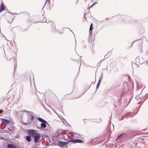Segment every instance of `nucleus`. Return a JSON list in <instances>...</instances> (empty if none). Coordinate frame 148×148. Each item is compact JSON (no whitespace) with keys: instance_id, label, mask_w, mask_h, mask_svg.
<instances>
[{"instance_id":"nucleus-1","label":"nucleus","mask_w":148,"mask_h":148,"mask_svg":"<svg viewBox=\"0 0 148 148\" xmlns=\"http://www.w3.org/2000/svg\"><path fill=\"white\" fill-rule=\"evenodd\" d=\"M67 138H66L65 137V136L64 135L63 136V138L64 140L66 141V142H64L62 141L59 140L56 143H55V145H58L60 147H61L62 148H66L68 147L67 145L68 144L69 142H70L68 141L69 140H70V139L69 138V137L66 136Z\"/></svg>"},{"instance_id":"nucleus-2","label":"nucleus","mask_w":148,"mask_h":148,"mask_svg":"<svg viewBox=\"0 0 148 148\" xmlns=\"http://www.w3.org/2000/svg\"><path fill=\"white\" fill-rule=\"evenodd\" d=\"M26 132L29 136L33 137L36 134V131L33 129H29L26 130Z\"/></svg>"},{"instance_id":"nucleus-3","label":"nucleus","mask_w":148,"mask_h":148,"mask_svg":"<svg viewBox=\"0 0 148 148\" xmlns=\"http://www.w3.org/2000/svg\"><path fill=\"white\" fill-rule=\"evenodd\" d=\"M40 137L42 136L40 135L37 132L33 137L34 138V142L35 143H37L39 142L40 141H42V138L41 140H40Z\"/></svg>"},{"instance_id":"nucleus-4","label":"nucleus","mask_w":148,"mask_h":148,"mask_svg":"<svg viewBox=\"0 0 148 148\" xmlns=\"http://www.w3.org/2000/svg\"><path fill=\"white\" fill-rule=\"evenodd\" d=\"M68 142H70L73 143H82L83 141L81 139L77 138H75L74 139H70L68 140Z\"/></svg>"},{"instance_id":"nucleus-5","label":"nucleus","mask_w":148,"mask_h":148,"mask_svg":"<svg viewBox=\"0 0 148 148\" xmlns=\"http://www.w3.org/2000/svg\"><path fill=\"white\" fill-rule=\"evenodd\" d=\"M125 136H126L125 133H122L118 136L116 139L123 140L125 138Z\"/></svg>"},{"instance_id":"nucleus-6","label":"nucleus","mask_w":148,"mask_h":148,"mask_svg":"<svg viewBox=\"0 0 148 148\" xmlns=\"http://www.w3.org/2000/svg\"><path fill=\"white\" fill-rule=\"evenodd\" d=\"M46 124H47L48 125L49 127V124L47 123V121H46V122H42L40 124V127L39 128H38L40 129H40H42L43 128H45L46 127Z\"/></svg>"},{"instance_id":"nucleus-7","label":"nucleus","mask_w":148,"mask_h":148,"mask_svg":"<svg viewBox=\"0 0 148 148\" xmlns=\"http://www.w3.org/2000/svg\"><path fill=\"white\" fill-rule=\"evenodd\" d=\"M7 146L8 148H18V147H19L18 145L16 146L11 143L8 144L7 145Z\"/></svg>"},{"instance_id":"nucleus-8","label":"nucleus","mask_w":148,"mask_h":148,"mask_svg":"<svg viewBox=\"0 0 148 148\" xmlns=\"http://www.w3.org/2000/svg\"><path fill=\"white\" fill-rule=\"evenodd\" d=\"M132 113L131 112L127 113L126 114L124 115L121 118L120 120H123L125 117H127L128 116H133V115H132Z\"/></svg>"},{"instance_id":"nucleus-9","label":"nucleus","mask_w":148,"mask_h":148,"mask_svg":"<svg viewBox=\"0 0 148 148\" xmlns=\"http://www.w3.org/2000/svg\"><path fill=\"white\" fill-rule=\"evenodd\" d=\"M2 122L5 123L7 124H8L10 123V121L7 119H1Z\"/></svg>"},{"instance_id":"nucleus-10","label":"nucleus","mask_w":148,"mask_h":148,"mask_svg":"<svg viewBox=\"0 0 148 148\" xmlns=\"http://www.w3.org/2000/svg\"><path fill=\"white\" fill-rule=\"evenodd\" d=\"M93 29V27H90L89 30V34L88 38H91L92 35V30Z\"/></svg>"},{"instance_id":"nucleus-11","label":"nucleus","mask_w":148,"mask_h":148,"mask_svg":"<svg viewBox=\"0 0 148 148\" xmlns=\"http://www.w3.org/2000/svg\"><path fill=\"white\" fill-rule=\"evenodd\" d=\"M5 9V7L2 3H1L0 6V13L3 11Z\"/></svg>"},{"instance_id":"nucleus-12","label":"nucleus","mask_w":148,"mask_h":148,"mask_svg":"<svg viewBox=\"0 0 148 148\" xmlns=\"http://www.w3.org/2000/svg\"><path fill=\"white\" fill-rule=\"evenodd\" d=\"M121 18H122V19H123L124 20H125L126 19L129 18L130 17L128 16H126L125 15H121Z\"/></svg>"},{"instance_id":"nucleus-13","label":"nucleus","mask_w":148,"mask_h":148,"mask_svg":"<svg viewBox=\"0 0 148 148\" xmlns=\"http://www.w3.org/2000/svg\"><path fill=\"white\" fill-rule=\"evenodd\" d=\"M26 140L28 142H30L31 141V136L29 135L27 136L25 138Z\"/></svg>"},{"instance_id":"nucleus-14","label":"nucleus","mask_w":148,"mask_h":148,"mask_svg":"<svg viewBox=\"0 0 148 148\" xmlns=\"http://www.w3.org/2000/svg\"><path fill=\"white\" fill-rule=\"evenodd\" d=\"M37 119L39 121L41 122L42 123L43 122H46L45 120H44L43 119L40 117H38L37 118Z\"/></svg>"},{"instance_id":"nucleus-15","label":"nucleus","mask_w":148,"mask_h":148,"mask_svg":"<svg viewBox=\"0 0 148 148\" xmlns=\"http://www.w3.org/2000/svg\"><path fill=\"white\" fill-rule=\"evenodd\" d=\"M45 137L47 138V139L48 141H49L50 142H51L50 138L49 136H48L47 135H46Z\"/></svg>"},{"instance_id":"nucleus-16","label":"nucleus","mask_w":148,"mask_h":148,"mask_svg":"<svg viewBox=\"0 0 148 148\" xmlns=\"http://www.w3.org/2000/svg\"><path fill=\"white\" fill-rule=\"evenodd\" d=\"M30 116H31V119L32 121H33L34 119V116L31 114H30Z\"/></svg>"},{"instance_id":"nucleus-17","label":"nucleus","mask_w":148,"mask_h":148,"mask_svg":"<svg viewBox=\"0 0 148 148\" xmlns=\"http://www.w3.org/2000/svg\"><path fill=\"white\" fill-rule=\"evenodd\" d=\"M148 98V94H147L145 96H144V100H146L147 98Z\"/></svg>"},{"instance_id":"nucleus-18","label":"nucleus","mask_w":148,"mask_h":148,"mask_svg":"<svg viewBox=\"0 0 148 148\" xmlns=\"http://www.w3.org/2000/svg\"><path fill=\"white\" fill-rule=\"evenodd\" d=\"M100 84L99 83H97V86H96V89H98V88H99V87L100 86Z\"/></svg>"},{"instance_id":"nucleus-19","label":"nucleus","mask_w":148,"mask_h":148,"mask_svg":"<svg viewBox=\"0 0 148 148\" xmlns=\"http://www.w3.org/2000/svg\"><path fill=\"white\" fill-rule=\"evenodd\" d=\"M47 2L49 4L50 3V0H46V2L44 5V6L42 7V8L44 7L45 4H46V2Z\"/></svg>"},{"instance_id":"nucleus-20","label":"nucleus","mask_w":148,"mask_h":148,"mask_svg":"<svg viewBox=\"0 0 148 148\" xmlns=\"http://www.w3.org/2000/svg\"><path fill=\"white\" fill-rule=\"evenodd\" d=\"M103 73H101V75L100 76V79H102V78L103 77Z\"/></svg>"},{"instance_id":"nucleus-21","label":"nucleus","mask_w":148,"mask_h":148,"mask_svg":"<svg viewBox=\"0 0 148 148\" xmlns=\"http://www.w3.org/2000/svg\"><path fill=\"white\" fill-rule=\"evenodd\" d=\"M104 60V59L103 60H101L98 63L97 65H98V66H99L100 65L101 61L103 60Z\"/></svg>"},{"instance_id":"nucleus-22","label":"nucleus","mask_w":148,"mask_h":148,"mask_svg":"<svg viewBox=\"0 0 148 148\" xmlns=\"http://www.w3.org/2000/svg\"><path fill=\"white\" fill-rule=\"evenodd\" d=\"M23 112H26L28 113H30L31 112L27 110H24L23 111Z\"/></svg>"},{"instance_id":"nucleus-23","label":"nucleus","mask_w":148,"mask_h":148,"mask_svg":"<svg viewBox=\"0 0 148 148\" xmlns=\"http://www.w3.org/2000/svg\"><path fill=\"white\" fill-rule=\"evenodd\" d=\"M75 134H77V138H79L80 136V134H77L76 133H74Z\"/></svg>"},{"instance_id":"nucleus-24","label":"nucleus","mask_w":148,"mask_h":148,"mask_svg":"<svg viewBox=\"0 0 148 148\" xmlns=\"http://www.w3.org/2000/svg\"><path fill=\"white\" fill-rule=\"evenodd\" d=\"M3 110L2 109L0 110V114L3 112Z\"/></svg>"},{"instance_id":"nucleus-25","label":"nucleus","mask_w":148,"mask_h":148,"mask_svg":"<svg viewBox=\"0 0 148 148\" xmlns=\"http://www.w3.org/2000/svg\"><path fill=\"white\" fill-rule=\"evenodd\" d=\"M101 80L102 79H100L98 81V83H101Z\"/></svg>"},{"instance_id":"nucleus-26","label":"nucleus","mask_w":148,"mask_h":148,"mask_svg":"<svg viewBox=\"0 0 148 148\" xmlns=\"http://www.w3.org/2000/svg\"><path fill=\"white\" fill-rule=\"evenodd\" d=\"M66 131V133H69V134H71V133L70 132H69L68 130H67Z\"/></svg>"},{"instance_id":"nucleus-27","label":"nucleus","mask_w":148,"mask_h":148,"mask_svg":"<svg viewBox=\"0 0 148 148\" xmlns=\"http://www.w3.org/2000/svg\"><path fill=\"white\" fill-rule=\"evenodd\" d=\"M94 5V3L92 4L90 7H88V8L89 9L90 8L92 7Z\"/></svg>"},{"instance_id":"nucleus-28","label":"nucleus","mask_w":148,"mask_h":148,"mask_svg":"<svg viewBox=\"0 0 148 148\" xmlns=\"http://www.w3.org/2000/svg\"><path fill=\"white\" fill-rule=\"evenodd\" d=\"M121 58L123 59H125V58H126V56H124L123 57L122 56Z\"/></svg>"},{"instance_id":"nucleus-29","label":"nucleus","mask_w":148,"mask_h":148,"mask_svg":"<svg viewBox=\"0 0 148 148\" xmlns=\"http://www.w3.org/2000/svg\"><path fill=\"white\" fill-rule=\"evenodd\" d=\"M84 18L86 20V14H84Z\"/></svg>"},{"instance_id":"nucleus-30","label":"nucleus","mask_w":148,"mask_h":148,"mask_svg":"<svg viewBox=\"0 0 148 148\" xmlns=\"http://www.w3.org/2000/svg\"><path fill=\"white\" fill-rule=\"evenodd\" d=\"M8 13L10 14H11V15H13V13L10 12H8Z\"/></svg>"},{"instance_id":"nucleus-31","label":"nucleus","mask_w":148,"mask_h":148,"mask_svg":"<svg viewBox=\"0 0 148 148\" xmlns=\"http://www.w3.org/2000/svg\"><path fill=\"white\" fill-rule=\"evenodd\" d=\"M27 30V29H22V30L24 31H26Z\"/></svg>"},{"instance_id":"nucleus-32","label":"nucleus","mask_w":148,"mask_h":148,"mask_svg":"<svg viewBox=\"0 0 148 148\" xmlns=\"http://www.w3.org/2000/svg\"><path fill=\"white\" fill-rule=\"evenodd\" d=\"M90 27H92V23H91L90 24Z\"/></svg>"},{"instance_id":"nucleus-33","label":"nucleus","mask_w":148,"mask_h":148,"mask_svg":"<svg viewBox=\"0 0 148 148\" xmlns=\"http://www.w3.org/2000/svg\"><path fill=\"white\" fill-rule=\"evenodd\" d=\"M139 59V57H138V56L136 58V59Z\"/></svg>"},{"instance_id":"nucleus-34","label":"nucleus","mask_w":148,"mask_h":148,"mask_svg":"<svg viewBox=\"0 0 148 148\" xmlns=\"http://www.w3.org/2000/svg\"><path fill=\"white\" fill-rule=\"evenodd\" d=\"M15 113L16 114H18V112L17 111H15Z\"/></svg>"},{"instance_id":"nucleus-35","label":"nucleus","mask_w":148,"mask_h":148,"mask_svg":"<svg viewBox=\"0 0 148 148\" xmlns=\"http://www.w3.org/2000/svg\"><path fill=\"white\" fill-rule=\"evenodd\" d=\"M106 20H108L109 19V18H106Z\"/></svg>"},{"instance_id":"nucleus-36","label":"nucleus","mask_w":148,"mask_h":148,"mask_svg":"<svg viewBox=\"0 0 148 148\" xmlns=\"http://www.w3.org/2000/svg\"><path fill=\"white\" fill-rule=\"evenodd\" d=\"M17 14L16 13H13V15Z\"/></svg>"},{"instance_id":"nucleus-37","label":"nucleus","mask_w":148,"mask_h":148,"mask_svg":"<svg viewBox=\"0 0 148 148\" xmlns=\"http://www.w3.org/2000/svg\"><path fill=\"white\" fill-rule=\"evenodd\" d=\"M135 41H134V42H132V45L134 44V42H135Z\"/></svg>"},{"instance_id":"nucleus-38","label":"nucleus","mask_w":148,"mask_h":148,"mask_svg":"<svg viewBox=\"0 0 148 148\" xmlns=\"http://www.w3.org/2000/svg\"><path fill=\"white\" fill-rule=\"evenodd\" d=\"M62 119V120H63L64 121H66V120H65V119H64L63 118H62V119Z\"/></svg>"},{"instance_id":"nucleus-39","label":"nucleus","mask_w":148,"mask_h":148,"mask_svg":"<svg viewBox=\"0 0 148 148\" xmlns=\"http://www.w3.org/2000/svg\"><path fill=\"white\" fill-rule=\"evenodd\" d=\"M49 129H47V130H47V131L49 130L50 129V128L49 127Z\"/></svg>"},{"instance_id":"nucleus-40","label":"nucleus","mask_w":148,"mask_h":148,"mask_svg":"<svg viewBox=\"0 0 148 148\" xmlns=\"http://www.w3.org/2000/svg\"><path fill=\"white\" fill-rule=\"evenodd\" d=\"M66 121V123H67V124H68L69 126V125H70L69 124H68V122H67Z\"/></svg>"},{"instance_id":"nucleus-41","label":"nucleus","mask_w":148,"mask_h":148,"mask_svg":"<svg viewBox=\"0 0 148 148\" xmlns=\"http://www.w3.org/2000/svg\"><path fill=\"white\" fill-rule=\"evenodd\" d=\"M141 52H143V50L142 49V48L141 49V50L140 51Z\"/></svg>"},{"instance_id":"nucleus-42","label":"nucleus","mask_w":148,"mask_h":148,"mask_svg":"<svg viewBox=\"0 0 148 148\" xmlns=\"http://www.w3.org/2000/svg\"><path fill=\"white\" fill-rule=\"evenodd\" d=\"M97 3V2H95L93 3L95 4L96 3Z\"/></svg>"},{"instance_id":"nucleus-43","label":"nucleus","mask_w":148,"mask_h":148,"mask_svg":"<svg viewBox=\"0 0 148 148\" xmlns=\"http://www.w3.org/2000/svg\"><path fill=\"white\" fill-rule=\"evenodd\" d=\"M75 47H76V40H75Z\"/></svg>"},{"instance_id":"nucleus-44","label":"nucleus","mask_w":148,"mask_h":148,"mask_svg":"<svg viewBox=\"0 0 148 148\" xmlns=\"http://www.w3.org/2000/svg\"><path fill=\"white\" fill-rule=\"evenodd\" d=\"M8 129L9 130H10V131H11V130H10L8 128Z\"/></svg>"},{"instance_id":"nucleus-45","label":"nucleus","mask_w":148,"mask_h":148,"mask_svg":"<svg viewBox=\"0 0 148 148\" xmlns=\"http://www.w3.org/2000/svg\"><path fill=\"white\" fill-rule=\"evenodd\" d=\"M24 124H26V125H27V123H24Z\"/></svg>"},{"instance_id":"nucleus-46","label":"nucleus","mask_w":148,"mask_h":148,"mask_svg":"<svg viewBox=\"0 0 148 148\" xmlns=\"http://www.w3.org/2000/svg\"><path fill=\"white\" fill-rule=\"evenodd\" d=\"M5 39L6 40H7L6 39V38H5Z\"/></svg>"},{"instance_id":"nucleus-47","label":"nucleus","mask_w":148,"mask_h":148,"mask_svg":"<svg viewBox=\"0 0 148 148\" xmlns=\"http://www.w3.org/2000/svg\"><path fill=\"white\" fill-rule=\"evenodd\" d=\"M73 90H72L71 92L69 94L71 93L72 92H73Z\"/></svg>"},{"instance_id":"nucleus-48","label":"nucleus","mask_w":148,"mask_h":148,"mask_svg":"<svg viewBox=\"0 0 148 148\" xmlns=\"http://www.w3.org/2000/svg\"><path fill=\"white\" fill-rule=\"evenodd\" d=\"M2 35H3V37H5V36H4L3 34H2Z\"/></svg>"},{"instance_id":"nucleus-49","label":"nucleus","mask_w":148,"mask_h":148,"mask_svg":"<svg viewBox=\"0 0 148 148\" xmlns=\"http://www.w3.org/2000/svg\"><path fill=\"white\" fill-rule=\"evenodd\" d=\"M31 22H33V21H32V20H31Z\"/></svg>"},{"instance_id":"nucleus-50","label":"nucleus","mask_w":148,"mask_h":148,"mask_svg":"<svg viewBox=\"0 0 148 148\" xmlns=\"http://www.w3.org/2000/svg\"><path fill=\"white\" fill-rule=\"evenodd\" d=\"M92 84H95V83H93V82H92Z\"/></svg>"},{"instance_id":"nucleus-51","label":"nucleus","mask_w":148,"mask_h":148,"mask_svg":"<svg viewBox=\"0 0 148 148\" xmlns=\"http://www.w3.org/2000/svg\"><path fill=\"white\" fill-rule=\"evenodd\" d=\"M53 109V111H55V110H54V109Z\"/></svg>"},{"instance_id":"nucleus-52","label":"nucleus","mask_w":148,"mask_h":148,"mask_svg":"<svg viewBox=\"0 0 148 148\" xmlns=\"http://www.w3.org/2000/svg\"><path fill=\"white\" fill-rule=\"evenodd\" d=\"M53 109V111H55V110H54V109Z\"/></svg>"},{"instance_id":"nucleus-53","label":"nucleus","mask_w":148,"mask_h":148,"mask_svg":"<svg viewBox=\"0 0 148 148\" xmlns=\"http://www.w3.org/2000/svg\"><path fill=\"white\" fill-rule=\"evenodd\" d=\"M70 30L71 31V32H72V31H71V29H70Z\"/></svg>"},{"instance_id":"nucleus-54","label":"nucleus","mask_w":148,"mask_h":148,"mask_svg":"<svg viewBox=\"0 0 148 148\" xmlns=\"http://www.w3.org/2000/svg\"><path fill=\"white\" fill-rule=\"evenodd\" d=\"M80 57V58H81V57H82V56H80V57Z\"/></svg>"},{"instance_id":"nucleus-55","label":"nucleus","mask_w":148,"mask_h":148,"mask_svg":"<svg viewBox=\"0 0 148 148\" xmlns=\"http://www.w3.org/2000/svg\"><path fill=\"white\" fill-rule=\"evenodd\" d=\"M100 21V22H102V21Z\"/></svg>"},{"instance_id":"nucleus-56","label":"nucleus","mask_w":148,"mask_h":148,"mask_svg":"<svg viewBox=\"0 0 148 148\" xmlns=\"http://www.w3.org/2000/svg\"><path fill=\"white\" fill-rule=\"evenodd\" d=\"M45 20L46 21V18H45Z\"/></svg>"},{"instance_id":"nucleus-57","label":"nucleus","mask_w":148,"mask_h":148,"mask_svg":"<svg viewBox=\"0 0 148 148\" xmlns=\"http://www.w3.org/2000/svg\"><path fill=\"white\" fill-rule=\"evenodd\" d=\"M113 125V127H114V125Z\"/></svg>"},{"instance_id":"nucleus-58","label":"nucleus","mask_w":148,"mask_h":148,"mask_svg":"<svg viewBox=\"0 0 148 148\" xmlns=\"http://www.w3.org/2000/svg\"><path fill=\"white\" fill-rule=\"evenodd\" d=\"M86 1L87 0H85Z\"/></svg>"}]
</instances>
